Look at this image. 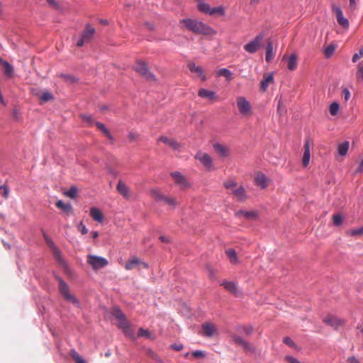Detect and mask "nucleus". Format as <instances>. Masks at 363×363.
<instances>
[{
    "label": "nucleus",
    "mask_w": 363,
    "mask_h": 363,
    "mask_svg": "<svg viewBox=\"0 0 363 363\" xmlns=\"http://www.w3.org/2000/svg\"><path fill=\"white\" fill-rule=\"evenodd\" d=\"M186 29L196 35H214L216 32L208 25L196 19L185 18L181 21Z\"/></svg>",
    "instance_id": "1"
},
{
    "label": "nucleus",
    "mask_w": 363,
    "mask_h": 363,
    "mask_svg": "<svg viewBox=\"0 0 363 363\" xmlns=\"http://www.w3.org/2000/svg\"><path fill=\"white\" fill-rule=\"evenodd\" d=\"M135 72L149 82H155V76L149 70L147 64L138 61L135 67Z\"/></svg>",
    "instance_id": "2"
},
{
    "label": "nucleus",
    "mask_w": 363,
    "mask_h": 363,
    "mask_svg": "<svg viewBox=\"0 0 363 363\" xmlns=\"http://www.w3.org/2000/svg\"><path fill=\"white\" fill-rule=\"evenodd\" d=\"M57 279L59 281V290L62 296L67 301L72 303L75 305H79L77 299L69 293V288L68 285L60 277H57Z\"/></svg>",
    "instance_id": "3"
},
{
    "label": "nucleus",
    "mask_w": 363,
    "mask_h": 363,
    "mask_svg": "<svg viewBox=\"0 0 363 363\" xmlns=\"http://www.w3.org/2000/svg\"><path fill=\"white\" fill-rule=\"evenodd\" d=\"M236 102L238 111L241 115L249 116L252 114V106L245 97H237Z\"/></svg>",
    "instance_id": "4"
},
{
    "label": "nucleus",
    "mask_w": 363,
    "mask_h": 363,
    "mask_svg": "<svg viewBox=\"0 0 363 363\" xmlns=\"http://www.w3.org/2000/svg\"><path fill=\"white\" fill-rule=\"evenodd\" d=\"M87 262L94 270L101 269L108 264L106 259L91 255L87 256Z\"/></svg>",
    "instance_id": "5"
},
{
    "label": "nucleus",
    "mask_w": 363,
    "mask_h": 363,
    "mask_svg": "<svg viewBox=\"0 0 363 363\" xmlns=\"http://www.w3.org/2000/svg\"><path fill=\"white\" fill-rule=\"evenodd\" d=\"M94 33L95 29L89 24H87L81 38L77 42V46L82 47L85 43L89 42Z\"/></svg>",
    "instance_id": "6"
},
{
    "label": "nucleus",
    "mask_w": 363,
    "mask_h": 363,
    "mask_svg": "<svg viewBox=\"0 0 363 363\" xmlns=\"http://www.w3.org/2000/svg\"><path fill=\"white\" fill-rule=\"evenodd\" d=\"M264 38L262 34L257 35L252 41L244 45V49L249 53H255L260 48Z\"/></svg>",
    "instance_id": "7"
},
{
    "label": "nucleus",
    "mask_w": 363,
    "mask_h": 363,
    "mask_svg": "<svg viewBox=\"0 0 363 363\" xmlns=\"http://www.w3.org/2000/svg\"><path fill=\"white\" fill-rule=\"evenodd\" d=\"M323 321L327 325L333 328L335 330H337L340 327L345 325V320H342L335 315H328L323 319Z\"/></svg>",
    "instance_id": "8"
},
{
    "label": "nucleus",
    "mask_w": 363,
    "mask_h": 363,
    "mask_svg": "<svg viewBox=\"0 0 363 363\" xmlns=\"http://www.w3.org/2000/svg\"><path fill=\"white\" fill-rule=\"evenodd\" d=\"M196 160H199L207 169H211L213 167V159L207 153L198 151L194 156Z\"/></svg>",
    "instance_id": "9"
},
{
    "label": "nucleus",
    "mask_w": 363,
    "mask_h": 363,
    "mask_svg": "<svg viewBox=\"0 0 363 363\" xmlns=\"http://www.w3.org/2000/svg\"><path fill=\"white\" fill-rule=\"evenodd\" d=\"M332 9L333 11L335 13L338 24L342 28L347 29L350 26L349 21L344 17L341 9L339 6L333 5Z\"/></svg>",
    "instance_id": "10"
},
{
    "label": "nucleus",
    "mask_w": 363,
    "mask_h": 363,
    "mask_svg": "<svg viewBox=\"0 0 363 363\" xmlns=\"http://www.w3.org/2000/svg\"><path fill=\"white\" fill-rule=\"evenodd\" d=\"M198 95L201 98L208 100L211 104L218 101V97L216 92L206 89L204 88H201L199 89Z\"/></svg>",
    "instance_id": "11"
},
{
    "label": "nucleus",
    "mask_w": 363,
    "mask_h": 363,
    "mask_svg": "<svg viewBox=\"0 0 363 363\" xmlns=\"http://www.w3.org/2000/svg\"><path fill=\"white\" fill-rule=\"evenodd\" d=\"M171 176L174 180L176 184H177L181 189H186L189 186V183L186 177L179 172H174L171 173Z\"/></svg>",
    "instance_id": "12"
},
{
    "label": "nucleus",
    "mask_w": 363,
    "mask_h": 363,
    "mask_svg": "<svg viewBox=\"0 0 363 363\" xmlns=\"http://www.w3.org/2000/svg\"><path fill=\"white\" fill-rule=\"evenodd\" d=\"M203 335L207 337H211L218 333L216 325L211 323H205L201 326Z\"/></svg>",
    "instance_id": "13"
},
{
    "label": "nucleus",
    "mask_w": 363,
    "mask_h": 363,
    "mask_svg": "<svg viewBox=\"0 0 363 363\" xmlns=\"http://www.w3.org/2000/svg\"><path fill=\"white\" fill-rule=\"evenodd\" d=\"M233 340L235 344L241 346L243 348V350H245L247 352H253L255 351V347L252 344L244 340L242 337L239 336H233Z\"/></svg>",
    "instance_id": "14"
},
{
    "label": "nucleus",
    "mask_w": 363,
    "mask_h": 363,
    "mask_svg": "<svg viewBox=\"0 0 363 363\" xmlns=\"http://www.w3.org/2000/svg\"><path fill=\"white\" fill-rule=\"evenodd\" d=\"M118 326L125 333V335L130 338H134L133 331L130 327V323L127 320L126 318L118 320Z\"/></svg>",
    "instance_id": "15"
},
{
    "label": "nucleus",
    "mask_w": 363,
    "mask_h": 363,
    "mask_svg": "<svg viewBox=\"0 0 363 363\" xmlns=\"http://www.w3.org/2000/svg\"><path fill=\"white\" fill-rule=\"evenodd\" d=\"M231 193L238 201H244L247 197L246 191L242 186H237L235 189L232 190Z\"/></svg>",
    "instance_id": "16"
},
{
    "label": "nucleus",
    "mask_w": 363,
    "mask_h": 363,
    "mask_svg": "<svg viewBox=\"0 0 363 363\" xmlns=\"http://www.w3.org/2000/svg\"><path fill=\"white\" fill-rule=\"evenodd\" d=\"M220 284L228 292L235 296H238L240 294L237 284L235 282L223 280Z\"/></svg>",
    "instance_id": "17"
},
{
    "label": "nucleus",
    "mask_w": 363,
    "mask_h": 363,
    "mask_svg": "<svg viewBox=\"0 0 363 363\" xmlns=\"http://www.w3.org/2000/svg\"><path fill=\"white\" fill-rule=\"evenodd\" d=\"M215 152L222 157H227L230 155V149L228 146L220 143H215L213 145Z\"/></svg>",
    "instance_id": "18"
},
{
    "label": "nucleus",
    "mask_w": 363,
    "mask_h": 363,
    "mask_svg": "<svg viewBox=\"0 0 363 363\" xmlns=\"http://www.w3.org/2000/svg\"><path fill=\"white\" fill-rule=\"evenodd\" d=\"M116 189L125 199H129L131 196L130 189L122 180L118 181Z\"/></svg>",
    "instance_id": "19"
},
{
    "label": "nucleus",
    "mask_w": 363,
    "mask_h": 363,
    "mask_svg": "<svg viewBox=\"0 0 363 363\" xmlns=\"http://www.w3.org/2000/svg\"><path fill=\"white\" fill-rule=\"evenodd\" d=\"M255 184L262 189H264L267 186V178L266 175L261 172H258L255 174Z\"/></svg>",
    "instance_id": "20"
},
{
    "label": "nucleus",
    "mask_w": 363,
    "mask_h": 363,
    "mask_svg": "<svg viewBox=\"0 0 363 363\" xmlns=\"http://www.w3.org/2000/svg\"><path fill=\"white\" fill-rule=\"evenodd\" d=\"M138 264H142L144 268L148 267V265L146 263L143 262L140 259L137 257H133V259L127 262L124 267L126 270H131Z\"/></svg>",
    "instance_id": "21"
},
{
    "label": "nucleus",
    "mask_w": 363,
    "mask_h": 363,
    "mask_svg": "<svg viewBox=\"0 0 363 363\" xmlns=\"http://www.w3.org/2000/svg\"><path fill=\"white\" fill-rule=\"evenodd\" d=\"M274 82L273 74H264L263 79L260 83V89L262 91H265L268 88V86Z\"/></svg>",
    "instance_id": "22"
},
{
    "label": "nucleus",
    "mask_w": 363,
    "mask_h": 363,
    "mask_svg": "<svg viewBox=\"0 0 363 363\" xmlns=\"http://www.w3.org/2000/svg\"><path fill=\"white\" fill-rule=\"evenodd\" d=\"M311 158L310 152V143L308 140H306L304 144V152L302 159V164L303 167H307L309 164Z\"/></svg>",
    "instance_id": "23"
},
{
    "label": "nucleus",
    "mask_w": 363,
    "mask_h": 363,
    "mask_svg": "<svg viewBox=\"0 0 363 363\" xmlns=\"http://www.w3.org/2000/svg\"><path fill=\"white\" fill-rule=\"evenodd\" d=\"M90 216L96 222L102 223L104 221V215L101 211L96 207L90 208Z\"/></svg>",
    "instance_id": "24"
},
{
    "label": "nucleus",
    "mask_w": 363,
    "mask_h": 363,
    "mask_svg": "<svg viewBox=\"0 0 363 363\" xmlns=\"http://www.w3.org/2000/svg\"><path fill=\"white\" fill-rule=\"evenodd\" d=\"M157 141H160L168 145L174 150H178L180 147V144L176 140L168 138L166 136H160L157 139Z\"/></svg>",
    "instance_id": "25"
},
{
    "label": "nucleus",
    "mask_w": 363,
    "mask_h": 363,
    "mask_svg": "<svg viewBox=\"0 0 363 363\" xmlns=\"http://www.w3.org/2000/svg\"><path fill=\"white\" fill-rule=\"evenodd\" d=\"M298 56L295 53L291 54L287 58V68L290 71H294L297 67Z\"/></svg>",
    "instance_id": "26"
},
{
    "label": "nucleus",
    "mask_w": 363,
    "mask_h": 363,
    "mask_svg": "<svg viewBox=\"0 0 363 363\" xmlns=\"http://www.w3.org/2000/svg\"><path fill=\"white\" fill-rule=\"evenodd\" d=\"M0 65L3 66L4 72V74L9 77H11L13 74V66L9 63L7 61H5L0 58Z\"/></svg>",
    "instance_id": "27"
},
{
    "label": "nucleus",
    "mask_w": 363,
    "mask_h": 363,
    "mask_svg": "<svg viewBox=\"0 0 363 363\" xmlns=\"http://www.w3.org/2000/svg\"><path fill=\"white\" fill-rule=\"evenodd\" d=\"M95 125L96 126V128L100 130L101 131V133L106 137L108 138L111 141L113 142L114 139L112 136V135L111 134L110 131L108 130V129L105 126V125L101 122H96L95 123Z\"/></svg>",
    "instance_id": "28"
},
{
    "label": "nucleus",
    "mask_w": 363,
    "mask_h": 363,
    "mask_svg": "<svg viewBox=\"0 0 363 363\" xmlns=\"http://www.w3.org/2000/svg\"><path fill=\"white\" fill-rule=\"evenodd\" d=\"M188 67L191 72L196 74L198 77H201L202 81L206 80L201 67L196 66L194 63H189Z\"/></svg>",
    "instance_id": "29"
},
{
    "label": "nucleus",
    "mask_w": 363,
    "mask_h": 363,
    "mask_svg": "<svg viewBox=\"0 0 363 363\" xmlns=\"http://www.w3.org/2000/svg\"><path fill=\"white\" fill-rule=\"evenodd\" d=\"M274 57V53L273 51V45L272 42L269 40L267 42V48H266V56L265 60L267 62H269L272 60Z\"/></svg>",
    "instance_id": "30"
},
{
    "label": "nucleus",
    "mask_w": 363,
    "mask_h": 363,
    "mask_svg": "<svg viewBox=\"0 0 363 363\" xmlns=\"http://www.w3.org/2000/svg\"><path fill=\"white\" fill-rule=\"evenodd\" d=\"M225 254L228 256L230 262L232 264L238 263V258L237 256V253L234 249L230 248L225 250Z\"/></svg>",
    "instance_id": "31"
},
{
    "label": "nucleus",
    "mask_w": 363,
    "mask_h": 363,
    "mask_svg": "<svg viewBox=\"0 0 363 363\" xmlns=\"http://www.w3.org/2000/svg\"><path fill=\"white\" fill-rule=\"evenodd\" d=\"M236 216L241 217L243 216L247 219H255L257 217V213L255 211H240L235 213Z\"/></svg>",
    "instance_id": "32"
},
{
    "label": "nucleus",
    "mask_w": 363,
    "mask_h": 363,
    "mask_svg": "<svg viewBox=\"0 0 363 363\" xmlns=\"http://www.w3.org/2000/svg\"><path fill=\"white\" fill-rule=\"evenodd\" d=\"M350 143L348 141H345L338 145L337 150L338 153L341 156H345L349 149Z\"/></svg>",
    "instance_id": "33"
},
{
    "label": "nucleus",
    "mask_w": 363,
    "mask_h": 363,
    "mask_svg": "<svg viewBox=\"0 0 363 363\" xmlns=\"http://www.w3.org/2000/svg\"><path fill=\"white\" fill-rule=\"evenodd\" d=\"M209 15L212 16H224L225 15V8L222 6L211 8V11L209 12Z\"/></svg>",
    "instance_id": "34"
},
{
    "label": "nucleus",
    "mask_w": 363,
    "mask_h": 363,
    "mask_svg": "<svg viewBox=\"0 0 363 363\" xmlns=\"http://www.w3.org/2000/svg\"><path fill=\"white\" fill-rule=\"evenodd\" d=\"M211 7L210 6L209 4L205 3V2L202 1H199V3H198V10L200 12L209 15V12L211 11Z\"/></svg>",
    "instance_id": "35"
},
{
    "label": "nucleus",
    "mask_w": 363,
    "mask_h": 363,
    "mask_svg": "<svg viewBox=\"0 0 363 363\" xmlns=\"http://www.w3.org/2000/svg\"><path fill=\"white\" fill-rule=\"evenodd\" d=\"M56 206L67 213H69L72 211V206L69 203H65L62 201L59 200L55 203Z\"/></svg>",
    "instance_id": "36"
},
{
    "label": "nucleus",
    "mask_w": 363,
    "mask_h": 363,
    "mask_svg": "<svg viewBox=\"0 0 363 363\" xmlns=\"http://www.w3.org/2000/svg\"><path fill=\"white\" fill-rule=\"evenodd\" d=\"M38 97L41 103L48 102L54 98L52 94L48 91H43L41 94L38 95Z\"/></svg>",
    "instance_id": "37"
},
{
    "label": "nucleus",
    "mask_w": 363,
    "mask_h": 363,
    "mask_svg": "<svg viewBox=\"0 0 363 363\" xmlns=\"http://www.w3.org/2000/svg\"><path fill=\"white\" fill-rule=\"evenodd\" d=\"M150 195L157 201H164L165 195L157 189H152L150 190Z\"/></svg>",
    "instance_id": "38"
},
{
    "label": "nucleus",
    "mask_w": 363,
    "mask_h": 363,
    "mask_svg": "<svg viewBox=\"0 0 363 363\" xmlns=\"http://www.w3.org/2000/svg\"><path fill=\"white\" fill-rule=\"evenodd\" d=\"M138 337H146L147 339H151V340H153L154 339V337L152 335H151V333H150V331L148 330H146V329H144L143 328H140L138 329Z\"/></svg>",
    "instance_id": "39"
},
{
    "label": "nucleus",
    "mask_w": 363,
    "mask_h": 363,
    "mask_svg": "<svg viewBox=\"0 0 363 363\" xmlns=\"http://www.w3.org/2000/svg\"><path fill=\"white\" fill-rule=\"evenodd\" d=\"M218 76L225 77L228 81L232 79L231 72L226 68H221L218 71Z\"/></svg>",
    "instance_id": "40"
},
{
    "label": "nucleus",
    "mask_w": 363,
    "mask_h": 363,
    "mask_svg": "<svg viewBox=\"0 0 363 363\" xmlns=\"http://www.w3.org/2000/svg\"><path fill=\"white\" fill-rule=\"evenodd\" d=\"M336 46L334 44L328 45L324 50V54L327 58H330L334 53Z\"/></svg>",
    "instance_id": "41"
},
{
    "label": "nucleus",
    "mask_w": 363,
    "mask_h": 363,
    "mask_svg": "<svg viewBox=\"0 0 363 363\" xmlns=\"http://www.w3.org/2000/svg\"><path fill=\"white\" fill-rule=\"evenodd\" d=\"M70 354L76 363H86L75 350H72Z\"/></svg>",
    "instance_id": "42"
},
{
    "label": "nucleus",
    "mask_w": 363,
    "mask_h": 363,
    "mask_svg": "<svg viewBox=\"0 0 363 363\" xmlns=\"http://www.w3.org/2000/svg\"><path fill=\"white\" fill-rule=\"evenodd\" d=\"M223 185L227 189H230L232 191L233 189H235L238 186V183L235 180L230 179L225 182Z\"/></svg>",
    "instance_id": "43"
},
{
    "label": "nucleus",
    "mask_w": 363,
    "mask_h": 363,
    "mask_svg": "<svg viewBox=\"0 0 363 363\" xmlns=\"http://www.w3.org/2000/svg\"><path fill=\"white\" fill-rule=\"evenodd\" d=\"M164 203L168 204L170 206L175 207L176 206H178L179 203L177 201L175 198L169 197L165 196L164 199L163 201Z\"/></svg>",
    "instance_id": "44"
},
{
    "label": "nucleus",
    "mask_w": 363,
    "mask_h": 363,
    "mask_svg": "<svg viewBox=\"0 0 363 363\" xmlns=\"http://www.w3.org/2000/svg\"><path fill=\"white\" fill-rule=\"evenodd\" d=\"M339 109H340V106H339L338 103L333 102L330 106V109H329L330 113L332 116H335L338 113Z\"/></svg>",
    "instance_id": "45"
},
{
    "label": "nucleus",
    "mask_w": 363,
    "mask_h": 363,
    "mask_svg": "<svg viewBox=\"0 0 363 363\" xmlns=\"http://www.w3.org/2000/svg\"><path fill=\"white\" fill-rule=\"evenodd\" d=\"M347 233L351 236H361L363 235V226L357 229L350 230Z\"/></svg>",
    "instance_id": "46"
},
{
    "label": "nucleus",
    "mask_w": 363,
    "mask_h": 363,
    "mask_svg": "<svg viewBox=\"0 0 363 363\" xmlns=\"http://www.w3.org/2000/svg\"><path fill=\"white\" fill-rule=\"evenodd\" d=\"M113 315L118 320H122L125 318L123 313L118 308H114L113 311Z\"/></svg>",
    "instance_id": "47"
},
{
    "label": "nucleus",
    "mask_w": 363,
    "mask_h": 363,
    "mask_svg": "<svg viewBox=\"0 0 363 363\" xmlns=\"http://www.w3.org/2000/svg\"><path fill=\"white\" fill-rule=\"evenodd\" d=\"M80 117L84 121H86L89 125H92L96 123L93 117L90 115L82 114Z\"/></svg>",
    "instance_id": "48"
},
{
    "label": "nucleus",
    "mask_w": 363,
    "mask_h": 363,
    "mask_svg": "<svg viewBox=\"0 0 363 363\" xmlns=\"http://www.w3.org/2000/svg\"><path fill=\"white\" fill-rule=\"evenodd\" d=\"M53 253L55 257V259L62 265H65V263L64 260L62 258L61 252L60 251L57 249L56 247H54L53 249Z\"/></svg>",
    "instance_id": "49"
},
{
    "label": "nucleus",
    "mask_w": 363,
    "mask_h": 363,
    "mask_svg": "<svg viewBox=\"0 0 363 363\" xmlns=\"http://www.w3.org/2000/svg\"><path fill=\"white\" fill-rule=\"evenodd\" d=\"M77 194V189L75 186H72L67 191H66L65 195L69 198L74 199L76 197Z\"/></svg>",
    "instance_id": "50"
},
{
    "label": "nucleus",
    "mask_w": 363,
    "mask_h": 363,
    "mask_svg": "<svg viewBox=\"0 0 363 363\" xmlns=\"http://www.w3.org/2000/svg\"><path fill=\"white\" fill-rule=\"evenodd\" d=\"M333 220L335 225L339 226L342 224L343 218L341 215L335 214L333 217Z\"/></svg>",
    "instance_id": "51"
},
{
    "label": "nucleus",
    "mask_w": 363,
    "mask_h": 363,
    "mask_svg": "<svg viewBox=\"0 0 363 363\" xmlns=\"http://www.w3.org/2000/svg\"><path fill=\"white\" fill-rule=\"evenodd\" d=\"M0 189L2 190L1 194L5 198L7 199L9 195L10 189L7 185H1L0 186Z\"/></svg>",
    "instance_id": "52"
},
{
    "label": "nucleus",
    "mask_w": 363,
    "mask_h": 363,
    "mask_svg": "<svg viewBox=\"0 0 363 363\" xmlns=\"http://www.w3.org/2000/svg\"><path fill=\"white\" fill-rule=\"evenodd\" d=\"M60 77L62 79H64L65 81L70 82V83H74L76 82L75 77H73L72 75L62 74H60Z\"/></svg>",
    "instance_id": "53"
},
{
    "label": "nucleus",
    "mask_w": 363,
    "mask_h": 363,
    "mask_svg": "<svg viewBox=\"0 0 363 363\" xmlns=\"http://www.w3.org/2000/svg\"><path fill=\"white\" fill-rule=\"evenodd\" d=\"M342 95L344 97L345 101H347L350 98V92L347 88H344L342 91Z\"/></svg>",
    "instance_id": "54"
},
{
    "label": "nucleus",
    "mask_w": 363,
    "mask_h": 363,
    "mask_svg": "<svg viewBox=\"0 0 363 363\" xmlns=\"http://www.w3.org/2000/svg\"><path fill=\"white\" fill-rule=\"evenodd\" d=\"M192 356L195 358H203L205 357V353L201 350L194 351L191 353Z\"/></svg>",
    "instance_id": "55"
},
{
    "label": "nucleus",
    "mask_w": 363,
    "mask_h": 363,
    "mask_svg": "<svg viewBox=\"0 0 363 363\" xmlns=\"http://www.w3.org/2000/svg\"><path fill=\"white\" fill-rule=\"evenodd\" d=\"M286 111L284 107V105H283V103L281 100L279 101L278 102V106H277V112L279 115H281L283 114L284 112Z\"/></svg>",
    "instance_id": "56"
},
{
    "label": "nucleus",
    "mask_w": 363,
    "mask_h": 363,
    "mask_svg": "<svg viewBox=\"0 0 363 363\" xmlns=\"http://www.w3.org/2000/svg\"><path fill=\"white\" fill-rule=\"evenodd\" d=\"M283 342L291 347H294L296 345L294 341L289 337H285L283 340Z\"/></svg>",
    "instance_id": "57"
},
{
    "label": "nucleus",
    "mask_w": 363,
    "mask_h": 363,
    "mask_svg": "<svg viewBox=\"0 0 363 363\" xmlns=\"http://www.w3.org/2000/svg\"><path fill=\"white\" fill-rule=\"evenodd\" d=\"M78 230L82 233V234L85 235L88 233V229L84 225L83 222H81L78 225Z\"/></svg>",
    "instance_id": "58"
},
{
    "label": "nucleus",
    "mask_w": 363,
    "mask_h": 363,
    "mask_svg": "<svg viewBox=\"0 0 363 363\" xmlns=\"http://www.w3.org/2000/svg\"><path fill=\"white\" fill-rule=\"evenodd\" d=\"M363 56V50H360L359 53H355L352 57V62H356L359 58Z\"/></svg>",
    "instance_id": "59"
},
{
    "label": "nucleus",
    "mask_w": 363,
    "mask_h": 363,
    "mask_svg": "<svg viewBox=\"0 0 363 363\" xmlns=\"http://www.w3.org/2000/svg\"><path fill=\"white\" fill-rule=\"evenodd\" d=\"M138 137V135L134 132H130L128 135V138L130 142H133L134 140H135Z\"/></svg>",
    "instance_id": "60"
},
{
    "label": "nucleus",
    "mask_w": 363,
    "mask_h": 363,
    "mask_svg": "<svg viewBox=\"0 0 363 363\" xmlns=\"http://www.w3.org/2000/svg\"><path fill=\"white\" fill-rule=\"evenodd\" d=\"M170 347L175 351H181L184 348V346L182 344H173Z\"/></svg>",
    "instance_id": "61"
},
{
    "label": "nucleus",
    "mask_w": 363,
    "mask_h": 363,
    "mask_svg": "<svg viewBox=\"0 0 363 363\" xmlns=\"http://www.w3.org/2000/svg\"><path fill=\"white\" fill-rule=\"evenodd\" d=\"M147 354L149 355L152 359H157V354L151 349L147 350Z\"/></svg>",
    "instance_id": "62"
},
{
    "label": "nucleus",
    "mask_w": 363,
    "mask_h": 363,
    "mask_svg": "<svg viewBox=\"0 0 363 363\" xmlns=\"http://www.w3.org/2000/svg\"><path fill=\"white\" fill-rule=\"evenodd\" d=\"M357 77L363 80V67L359 66L357 72Z\"/></svg>",
    "instance_id": "63"
},
{
    "label": "nucleus",
    "mask_w": 363,
    "mask_h": 363,
    "mask_svg": "<svg viewBox=\"0 0 363 363\" xmlns=\"http://www.w3.org/2000/svg\"><path fill=\"white\" fill-rule=\"evenodd\" d=\"M349 363H360V362L355 357H350L347 359Z\"/></svg>",
    "instance_id": "64"
}]
</instances>
